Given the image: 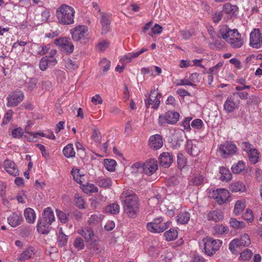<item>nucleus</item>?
<instances>
[{
  "instance_id": "2",
  "label": "nucleus",
  "mask_w": 262,
  "mask_h": 262,
  "mask_svg": "<svg viewBox=\"0 0 262 262\" xmlns=\"http://www.w3.org/2000/svg\"><path fill=\"white\" fill-rule=\"evenodd\" d=\"M74 8L66 4L61 5L56 11V16L58 23L62 25H69L74 22Z\"/></svg>"
},
{
  "instance_id": "41",
  "label": "nucleus",
  "mask_w": 262,
  "mask_h": 262,
  "mask_svg": "<svg viewBox=\"0 0 262 262\" xmlns=\"http://www.w3.org/2000/svg\"><path fill=\"white\" fill-rule=\"evenodd\" d=\"M120 211V206L118 204L113 203L105 208V211L112 214H117Z\"/></svg>"
},
{
  "instance_id": "4",
  "label": "nucleus",
  "mask_w": 262,
  "mask_h": 262,
  "mask_svg": "<svg viewBox=\"0 0 262 262\" xmlns=\"http://www.w3.org/2000/svg\"><path fill=\"white\" fill-rule=\"evenodd\" d=\"M162 97L161 93L158 91V89L155 88L151 89L148 98L145 100V104L146 108L151 107L152 109H157L160 104Z\"/></svg>"
},
{
  "instance_id": "33",
  "label": "nucleus",
  "mask_w": 262,
  "mask_h": 262,
  "mask_svg": "<svg viewBox=\"0 0 262 262\" xmlns=\"http://www.w3.org/2000/svg\"><path fill=\"white\" fill-rule=\"evenodd\" d=\"M57 216L61 223L66 224L69 221L70 213L67 211H61L58 209H56Z\"/></svg>"
},
{
  "instance_id": "10",
  "label": "nucleus",
  "mask_w": 262,
  "mask_h": 262,
  "mask_svg": "<svg viewBox=\"0 0 262 262\" xmlns=\"http://www.w3.org/2000/svg\"><path fill=\"white\" fill-rule=\"evenodd\" d=\"M162 217L155 219L152 222L148 223L146 227L148 230L152 233H161L164 231L166 226L162 224Z\"/></svg>"
},
{
  "instance_id": "19",
  "label": "nucleus",
  "mask_w": 262,
  "mask_h": 262,
  "mask_svg": "<svg viewBox=\"0 0 262 262\" xmlns=\"http://www.w3.org/2000/svg\"><path fill=\"white\" fill-rule=\"evenodd\" d=\"M51 225L52 223L41 217L38 221L37 229L39 233L47 234L50 232Z\"/></svg>"
},
{
  "instance_id": "1",
  "label": "nucleus",
  "mask_w": 262,
  "mask_h": 262,
  "mask_svg": "<svg viewBox=\"0 0 262 262\" xmlns=\"http://www.w3.org/2000/svg\"><path fill=\"white\" fill-rule=\"evenodd\" d=\"M122 201L124 202V211L130 217H134L139 210L138 198L130 190L124 191L120 196Z\"/></svg>"
},
{
  "instance_id": "51",
  "label": "nucleus",
  "mask_w": 262,
  "mask_h": 262,
  "mask_svg": "<svg viewBox=\"0 0 262 262\" xmlns=\"http://www.w3.org/2000/svg\"><path fill=\"white\" fill-rule=\"evenodd\" d=\"M177 162L179 168H183L186 164V160L182 154H179L178 155Z\"/></svg>"
},
{
  "instance_id": "12",
  "label": "nucleus",
  "mask_w": 262,
  "mask_h": 262,
  "mask_svg": "<svg viewBox=\"0 0 262 262\" xmlns=\"http://www.w3.org/2000/svg\"><path fill=\"white\" fill-rule=\"evenodd\" d=\"M236 145L229 142H226L220 146V151L224 158L235 154L236 152Z\"/></svg>"
},
{
  "instance_id": "62",
  "label": "nucleus",
  "mask_w": 262,
  "mask_h": 262,
  "mask_svg": "<svg viewBox=\"0 0 262 262\" xmlns=\"http://www.w3.org/2000/svg\"><path fill=\"white\" fill-rule=\"evenodd\" d=\"M12 114H13V111L11 110H9L7 112V113L5 114V115L3 118V120L2 121V124L5 125V124H7L9 122L10 119H11Z\"/></svg>"
},
{
  "instance_id": "26",
  "label": "nucleus",
  "mask_w": 262,
  "mask_h": 262,
  "mask_svg": "<svg viewBox=\"0 0 262 262\" xmlns=\"http://www.w3.org/2000/svg\"><path fill=\"white\" fill-rule=\"evenodd\" d=\"M41 218L52 224L55 221L54 213L51 207H47L43 209Z\"/></svg>"
},
{
  "instance_id": "48",
  "label": "nucleus",
  "mask_w": 262,
  "mask_h": 262,
  "mask_svg": "<svg viewBox=\"0 0 262 262\" xmlns=\"http://www.w3.org/2000/svg\"><path fill=\"white\" fill-rule=\"evenodd\" d=\"M230 224L234 228H243L246 226L244 222L238 221L235 219H231L230 220Z\"/></svg>"
},
{
  "instance_id": "35",
  "label": "nucleus",
  "mask_w": 262,
  "mask_h": 262,
  "mask_svg": "<svg viewBox=\"0 0 262 262\" xmlns=\"http://www.w3.org/2000/svg\"><path fill=\"white\" fill-rule=\"evenodd\" d=\"M220 173L221 174V180L222 181H229L232 179V174L229 170L225 167L220 168Z\"/></svg>"
},
{
  "instance_id": "24",
  "label": "nucleus",
  "mask_w": 262,
  "mask_h": 262,
  "mask_svg": "<svg viewBox=\"0 0 262 262\" xmlns=\"http://www.w3.org/2000/svg\"><path fill=\"white\" fill-rule=\"evenodd\" d=\"M235 35V36H231L228 40H227V42L230 44L232 48H239L243 45L244 41L241 39V34L239 36L236 35V34Z\"/></svg>"
},
{
  "instance_id": "17",
  "label": "nucleus",
  "mask_w": 262,
  "mask_h": 262,
  "mask_svg": "<svg viewBox=\"0 0 262 262\" xmlns=\"http://www.w3.org/2000/svg\"><path fill=\"white\" fill-rule=\"evenodd\" d=\"M3 167L9 174L14 177L18 176L19 170L13 161L10 160H5Z\"/></svg>"
},
{
  "instance_id": "59",
  "label": "nucleus",
  "mask_w": 262,
  "mask_h": 262,
  "mask_svg": "<svg viewBox=\"0 0 262 262\" xmlns=\"http://www.w3.org/2000/svg\"><path fill=\"white\" fill-rule=\"evenodd\" d=\"M192 118L187 117L181 123V126L184 128V129L189 130L190 129V122Z\"/></svg>"
},
{
  "instance_id": "50",
  "label": "nucleus",
  "mask_w": 262,
  "mask_h": 262,
  "mask_svg": "<svg viewBox=\"0 0 262 262\" xmlns=\"http://www.w3.org/2000/svg\"><path fill=\"white\" fill-rule=\"evenodd\" d=\"M74 246L77 250H82L84 247V241L81 237H77L74 241Z\"/></svg>"
},
{
  "instance_id": "3",
  "label": "nucleus",
  "mask_w": 262,
  "mask_h": 262,
  "mask_svg": "<svg viewBox=\"0 0 262 262\" xmlns=\"http://www.w3.org/2000/svg\"><path fill=\"white\" fill-rule=\"evenodd\" d=\"M222 245V241L214 239L210 237H206L199 242V246L202 251L209 256H212Z\"/></svg>"
},
{
  "instance_id": "38",
  "label": "nucleus",
  "mask_w": 262,
  "mask_h": 262,
  "mask_svg": "<svg viewBox=\"0 0 262 262\" xmlns=\"http://www.w3.org/2000/svg\"><path fill=\"white\" fill-rule=\"evenodd\" d=\"M117 163L115 160L107 159L104 160V165L105 168L109 171H114Z\"/></svg>"
},
{
  "instance_id": "29",
  "label": "nucleus",
  "mask_w": 262,
  "mask_h": 262,
  "mask_svg": "<svg viewBox=\"0 0 262 262\" xmlns=\"http://www.w3.org/2000/svg\"><path fill=\"white\" fill-rule=\"evenodd\" d=\"M229 189L233 192H244L246 190V186L242 182H235L230 185Z\"/></svg>"
},
{
  "instance_id": "36",
  "label": "nucleus",
  "mask_w": 262,
  "mask_h": 262,
  "mask_svg": "<svg viewBox=\"0 0 262 262\" xmlns=\"http://www.w3.org/2000/svg\"><path fill=\"white\" fill-rule=\"evenodd\" d=\"M147 51V49L146 48H142L140 51L136 52H132L128 54L127 55H126L124 56L123 58V60H125L126 62H129L131 61V60L132 58H136L138 56H139L140 54L143 53V52Z\"/></svg>"
},
{
  "instance_id": "30",
  "label": "nucleus",
  "mask_w": 262,
  "mask_h": 262,
  "mask_svg": "<svg viewBox=\"0 0 262 262\" xmlns=\"http://www.w3.org/2000/svg\"><path fill=\"white\" fill-rule=\"evenodd\" d=\"M190 218V214L188 212L181 211L177 216V222L180 224L188 223Z\"/></svg>"
},
{
  "instance_id": "9",
  "label": "nucleus",
  "mask_w": 262,
  "mask_h": 262,
  "mask_svg": "<svg viewBox=\"0 0 262 262\" xmlns=\"http://www.w3.org/2000/svg\"><path fill=\"white\" fill-rule=\"evenodd\" d=\"M88 29L84 25H79L71 29L72 39L76 41L84 39L88 35Z\"/></svg>"
},
{
  "instance_id": "7",
  "label": "nucleus",
  "mask_w": 262,
  "mask_h": 262,
  "mask_svg": "<svg viewBox=\"0 0 262 262\" xmlns=\"http://www.w3.org/2000/svg\"><path fill=\"white\" fill-rule=\"evenodd\" d=\"M251 244V240L249 235L244 234L242 235L239 238L233 239L229 245V250L233 253L237 249H240L243 247L248 246Z\"/></svg>"
},
{
  "instance_id": "6",
  "label": "nucleus",
  "mask_w": 262,
  "mask_h": 262,
  "mask_svg": "<svg viewBox=\"0 0 262 262\" xmlns=\"http://www.w3.org/2000/svg\"><path fill=\"white\" fill-rule=\"evenodd\" d=\"M180 114L175 111H168L165 114L159 115L158 119L159 124L164 125L165 124H174L179 119Z\"/></svg>"
},
{
  "instance_id": "5",
  "label": "nucleus",
  "mask_w": 262,
  "mask_h": 262,
  "mask_svg": "<svg viewBox=\"0 0 262 262\" xmlns=\"http://www.w3.org/2000/svg\"><path fill=\"white\" fill-rule=\"evenodd\" d=\"M242 149L246 152L249 161L252 164H256L259 159V152L257 149L249 142H243L241 144Z\"/></svg>"
},
{
  "instance_id": "52",
  "label": "nucleus",
  "mask_w": 262,
  "mask_h": 262,
  "mask_svg": "<svg viewBox=\"0 0 262 262\" xmlns=\"http://www.w3.org/2000/svg\"><path fill=\"white\" fill-rule=\"evenodd\" d=\"M46 59H47V56L41 58L39 61V67L41 71H45L49 67H50L48 64V61H47Z\"/></svg>"
},
{
  "instance_id": "16",
  "label": "nucleus",
  "mask_w": 262,
  "mask_h": 262,
  "mask_svg": "<svg viewBox=\"0 0 262 262\" xmlns=\"http://www.w3.org/2000/svg\"><path fill=\"white\" fill-rule=\"evenodd\" d=\"M219 34L221 37L227 41L231 36H235V34L238 36H240V33L236 29L231 30L227 26H222L219 30Z\"/></svg>"
},
{
  "instance_id": "8",
  "label": "nucleus",
  "mask_w": 262,
  "mask_h": 262,
  "mask_svg": "<svg viewBox=\"0 0 262 262\" xmlns=\"http://www.w3.org/2000/svg\"><path fill=\"white\" fill-rule=\"evenodd\" d=\"M249 45L252 48L257 49L262 46V34L259 29L254 28L251 32Z\"/></svg>"
},
{
  "instance_id": "56",
  "label": "nucleus",
  "mask_w": 262,
  "mask_h": 262,
  "mask_svg": "<svg viewBox=\"0 0 262 262\" xmlns=\"http://www.w3.org/2000/svg\"><path fill=\"white\" fill-rule=\"evenodd\" d=\"M203 125V122L201 119H195L193 120L191 123V126L193 128L197 129H201Z\"/></svg>"
},
{
  "instance_id": "27",
  "label": "nucleus",
  "mask_w": 262,
  "mask_h": 262,
  "mask_svg": "<svg viewBox=\"0 0 262 262\" xmlns=\"http://www.w3.org/2000/svg\"><path fill=\"white\" fill-rule=\"evenodd\" d=\"M24 216L27 223L30 224L34 223L36 219L35 211L31 208H27L24 211Z\"/></svg>"
},
{
  "instance_id": "39",
  "label": "nucleus",
  "mask_w": 262,
  "mask_h": 262,
  "mask_svg": "<svg viewBox=\"0 0 262 262\" xmlns=\"http://www.w3.org/2000/svg\"><path fill=\"white\" fill-rule=\"evenodd\" d=\"M34 47L36 49V53L40 55L46 54L50 49V46L49 45L41 46L39 44L35 43Z\"/></svg>"
},
{
  "instance_id": "47",
  "label": "nucleus",
  "mask_w": 262,
  "mask_h": 262,
  "mask_svg": "<svg viewBox=\"0 0 262 262\" xmlns=\"http://www.w3.org/2000/svg\"><path fill=\"white\" fill-rule=\"evenodd\" d=\"M65 66L66 68L73 71L78 68V64L75 61L68 59L65 60Z\"/></svg>"
},
{
  "instance_id": "25",
  "label": "nucleus",
  "mask_w": 262,
  "mask_h": 262,
  "mask_svg": "<svg viewBox=\"0 0 262 262\" xmlns=\"http://www.w3.org/2000/svg\"><path fill=\"white\" fill-rule=\"evenodd\" d=\"M77 232L84 238L86 242L92 239L94 235V231L91 227L79 229Z\"/></svg>"
},
{
  "instance_id": "45",
  "label": "nucleus",
  "mask_w": 262,
  "mask_h": 262,
  "mask_svg": "<svg viewBox=\"0 0 262 262\" xmlns=\"http://www.w3.org/2000/svg\"><path fill=\"white\" fill-rule=\"evenodd\" d=\"M67 242L68 236H67L63 233L62 228H61L59 230L58 238V245L60 247H62L65 246L67 244Z\"/></svg>"
},
{
  "instance_id": "11",
  "label": "nucleus",
  "mask_w": 262,
  "mask_h": 262,
  "mask_svg": "<svg viewBox=\"0 0 262 262\" xmlns=\"http://www.w3.org/2000/svg\"><path fill=\"white\" fill-rule=\"evenodd\" d=\"M213 197L219 205H223L226 203L230 197L229 192L225 189H217L213 191Z\"/></svg>"
},
{
  "instance_id": "34",
  "label": "nucleus",
  "mask_w": 262,
  "mask_h": 262,
  "mask_svg": "<svg viewBox=\"0 0 262 262\" xmlns=\"http://www.w3.org/2000/svg\"><path fill=\"white\" fill-rule=\"evenodd\" d=\"M237 10L238 7L236 5H232L229 3H227L224 5L223 7L222 13L233 15Z\"/></svg>"
},
{
  "instance_id": "14",
  "label": "nucleus",
  "mask_w": 262,
  "mask_h": 262,
  "mask_svg": "<svg viewBox=\"0 0 262 262\" xmlns=\"http://www.w3.org/2000/svg\"><path fill=\"white\" fill-rule=\"evenodd\" d=\"M158 167L157 161L150 159L142 164V169L145 174L150 176L156 171Z\"/></svg>"
},
{
  "instance_id": "53",
  "label": "nucleus",
  "mask_w": 262,
  "mask_h": 262,
  "mask_svg": "<svg viewBox=\"0 0 262 262\" xmlns=\"http://www.w3.org/2000/svg\"><path fill=\"white\" fill-rule=\"evenodd\" d=\"M83 190L86 193L97 192L98 191V188L93 184H88L84 186Z\"/></svg>"
},
{
  "instance_id": "63",
  "label": "nucleus",
  "mask_w": 262,
  "mask_h": 262,
  "mask_svg": "<svg viewBox=\"0 0 262 262\" xmlns=\"http://www.w3.org/2000/svg\"><path fill=\"white\" fill-rule=\"evenodd\" d=\"M177 85H191L194 86L193 84L189 80L187 79H183L178 80L176 82Z\"/></svg>"
},
{
  "instance_id": "20",
  "label": "nucleus",
  "mask_w": 262,
  "mask_h": 262,
  "mask_svg": "<svg viewBox=\"0 0 262 262\" xmlns=\"http://www.w3.org/2000/svg\"><path fill=\"white\" fill-rule=\"evenodd\" d=\"M160 164L164 167H169L173 162L172 155L168 152H164L159 156Z\"/></svg>"
},
{
  "instance_id": "32",
  "label": "nucleus",
  "mask_w": 262,
  "mask_h": 262,
  "mask_svg": "<svg viewBox=\"0 0 262 262\" xmlns=\"http://www.w3.org/2000/svg\"><path fill=\"white\" fill-rule=\"evenodd\" d=\"M186 150L190 155L193 157L198 155L200 153V149L196 144H192V142H188L186 146Z\"/></svg>"
},
{
  "instance_id": "60",
  "label": "nucleus",
  "mask_w": 262,
  "mask_h": 262,
  "mask_svg": "<svg viewBox=\"0 0 262 262\" xmlns=\"http://www.w3.org/2000/svg\"><path fill=\"white\" fill-rule=\"evenodd\" d=\"M92 137L94 141L99 143L101 141V136L99 131L97 129H94L93 132Z\"/></svg>"
},
{
  "instance_id": "64",
  "label": "nucleus",
  "mask_w": 262,
  "mask_h": 262,
  "mask_svg": "<svg viewBox=\"0 0 262 262\" xmlns=\"http://www.w3.org/2000/svg\"><path fill=\"white\" fill-rule=\"evenodd\" d=\"M166 104L170 105L172 107H174L177 105V101L173 96H169L168 97L166 101Z\"/></svg>"
},
{
  "instance_id": "49",
  "label": "nucleus",
  "mask_w": 262,
  "mask_h": 262,
  "mask_svg": "<svg viewBox=\"0 0 262 262\" xmlns=\"http://www.w3.org/2000/svg\"><path fill=\"white\" fill-rule=\"evenodd\" d=\"M252 255L253 253L250 250L246 249L241 253L240 258L243 260H248L251 259Z\"/></svg>"
},
{
  "instance_id": "46",
  "label": "nucleus",
  "mask_w": 262,
  "mask_h": 262,
  "mask_svg": "<svg viewBox=\"0 0 262 262\" xmlns=\"http://www.w3.org/2000/svg\"><path fill=\"white\" fill-rule=\"evenodd\" d=\"M97 182L100 187L103 188L108 187L112 185V181L110 178H99Z\"/></svg>"
},
{
  "instance_id": "13",
  "label": "nucleus",
  "mask_w": 262,
  "mask_h": 262,
  "mask_svg": "<svg viewBox=\"0 0 262 262\" xmlns=\"http://www.w3.org/2000/svg\"><path fill=\"white\" fill-rule=\"evenodd\" d=\"M24 94L20 91H15L7 97V106H15L20 103L24 99Z\"/></svg>"
},
{
  "instance_id": "55",
  "label": "nucleus",
  "mask_w": 262,
  "mask_h": 262,
  "mask_svg": "<svg viewBox=\"0 0 262 262\" xmlns=\"http://www.w3.org/2000/svg\"><path fill=\"white\" fill-rule=\"evenodd\" d=\"M100 65L104 72H107L110 68L111 62L106 58H104L100 61Z\"/></svg>"
},
{
  "instance_id": "22",
  "label": "nucleus",
  "mask_w": 262,
  "mask_h": 262,
  "mask_svg": "<svg viewBox=\"0 0 262 262\" xmlns=\"http://www.w3.org/2000/svg\"><path fill=\"white\" fill-rule=\"evenodd\" d=\"M204 177L200 174H193L190 176L188 181L189 186H199L203 184Z\"/></svg>"
},
{
  "instance_id": "31",
  "label": "nucleus",
  "mask_w": 262,
  "mask_h": 262,
  "mask_svg": "<svg viewBox=\"0 0 262 262\" xmlns=\"http://www.w3.org/2000/svg\"><path fill=\"white\" fill-rule=\"evenodd\" d=\"M62 152L67 158H74L75 156V151L74 149L73 144L70 143L64 147Z\"/></svg>"
},
{
  "instance_id": "28",
  "label": "nucleus",
  "mask_w": 262,
  "mask_h": 262,
  "mask_svg": "<svg viewBox=\"0 0 262 262\" xmlns=\"http://www.w3.org/2000/svg\"><path fill=\"white\" fill-rule=\"evenodd\" d=\"M223 214L222 212L213 210L208 212L207 214V217L209 221H213L215 222H219L223 219Z\"/></svg>"
},
{
  "instance_id": "42",
  "label": "nucleus",
  "mask_w": 262,
  "mask_h": 262,
  "mask_svg": "<svg viewBox=\"0 0 262 262\" xmlns=\"http://www.w3.org/2000/svg\"><path fill=\"white\" fill-rule=\"evenodd\" d=\"M71 173L77 183L79 184L82 183L81 178L84 176V174L81 173L79 169L72 168Z\"/></svg>"
},
{
  "instance_id": "37",
  "label": "nucleus",
  "mask_w": 262,
  "mask_h": 262,
  "mask_svg": "<svg viewBox=\"0 0 262 262\" xmlns=\"http://www.w3.org/2000/svg\"><path fill=\"white\" fill-rule=\"evenodd\" d=\"M164 236L167 241H173L178 237V231L174 228H171L165 232Z\"/></svg>"
},
{
  "instance_id": "18",
  "label": "nucleus",
  "mask_w": 262,
  "mask_h": 262,
  "mask_svg": "<svg viewBox=\"0 0 262 262\" xmlns=\"http://www.w3.org/2000/svg\"><path fill=\"white\" fill-rule=\"evenodd\" d=\"M148 142L149 146L156 150L160 149L163 145L162 137L159 134H156L150 136Z\"/></svg>"
},
{
  "instance_id": "54",
  "label": "nucleus",
  "mask_w": 262,
  "mask_h": 262,
  "mask_svg": "<svg viewBox=\"0 0 262 262\" xmlns=\"http://www.w3.org/2000/svg\"><path fill=\"white\" fill-rule=\"evenodd\" d=\"M61 48L63 49L67 53H71L73 52L74 47L72 43L68 39L67 42L65 43V46L63 45Z\"/></svg>"
},
{
  "instance_id": "58",
  "label": "nucleus",
  "mask_w": 262,
  "mask_h": 262,
  "mask_svg": "<svg viewBox=\"0 0 262 262\" xmlns=\"http://www.w3.org/2000/svg\"><path fill=\"white\" fill-rule=\"evenodd\" d=\"M23 134V130L20 127L15 128L12 131V136L15 138H19L21 137Z\"/></svg>"
},
{
  "instance_id": "23",
  "label": "nucleus",
  "mask_w": 262,
  "mask_h": 262,
  "mask_svg": "<svg viewBox=\"0 0 262 262\" xmlns=\"http://www.w3.org/2000/svg\"><path fill=\"white\" fill-rule=\"evenodd\" d=\"M35 254V248L29 246L26 248L19 256L18 260H25L33 258Z\"/></svg>"
},
{
  "instance_id": "43",
  "label": "nucleus",
  "mask_w": 262,
  "mask_h": 262,
  "mask_svg": "<svg viewBox=\"0 0 262 262\" xmlns=\"http://www.w3.org/2000/svg\"><path fill=\"white\" fill-rule=\"evenodd\" d=\"M245 168V165L243 161H239L237 164L232 166L231 169L233 173H239Z\"/></svg>"
},
{
  "instance_id": "15",
  "label": "nucleus",
  "mask_w": 262,
  "mask_h": 262,
  "mask_svg": "<svg viewBox=\"0 0 262 262\" xmlns=\"http://www.w3.org/2000/svg\"><path fill=\"white\" fill-rule=\"evenodd\" d=\"M235 99V95H233L228 97L225 101L224 108L227 113H232L238 107L239 103Z\"/></svg>"
},
{
  "instance_id": "61",
  "label": "nucleus",
  "mask_w": 262,
  "mask_h": 262,
  "mask_svg": "<svg viewBox=\"0 0 262 262\" xmlns=\"http://www.w3.org/2000/svg\"><path fill=\"white\" fill-rule=\"evenodd\" d=\"M180 33L183 38L185 40L189 39L193 35L192 33L186 29L181 30Z\"/></svg>"
},
{
  "instance_id": "44",
  "label": "nucleus",
  "mask_w": 262,
  "mask_h": 262,
  "mask_svg": "<svg viewBox=\"0 0 262 262\" xmlns=\"http://www.w3.org/2000/svg\"><path fill=\"white\" fill-rule=\"evenodd\" d=\"M228 228L223 225H217L213 228V234H223L228 232Z\"/></svg>"
},
{
  "instance_id": "21",
  "label": "nucleus",
  "mask_w": 262,
  "mask_h": 262,
  "mask_svg": "<svg viewBox=\"0 0 262 262\" xmlns=\"http://www.w3.org/2000/svg\"><path fill=\"white\" fill-rule=\"evenodd\" d=\"M23 220L20 212H14L8 217V222L12 227H16L19 225Z\"/></svg>"
},
{
  "instance_id": "40",
  "label": "nucleus",
  "mask_w": 262,
  "mask_h": 262,
  "mask_svg": "<svg viewBox=\"0 0 262 262\" xmlns=\"http://www.w3.org/2000/svg\"><path fill=\"white\" fill-rule=\"evenodd\" d=\"M245 207L246 205L244 201H237L234 205V212L235 214L236 215L241 214L245 209Z\"/></svg>"
},
{
  "instance_id": "57",
  "label": "nucleus",
  "mask_w": 262,
  "mask_h": 262,
  "mask_svg": "<svg viewBox=\"0 0 262 262\" xmlns=\"http://www.w3.org/2000/svg\"><path fill=\"white\" fill-rule=\"evenodd\" d=\"M244 219L249 222H252L254 219V215L252 211L250 209H247L243 215Z\"/></svg>"
}]
</instances>
